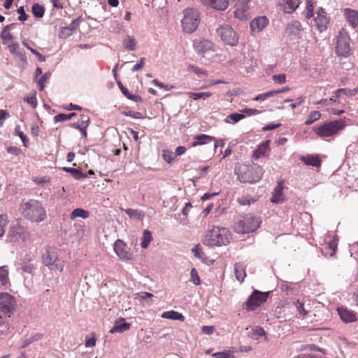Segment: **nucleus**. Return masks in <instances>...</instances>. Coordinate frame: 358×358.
I'll return each instance as SVG.
<instances>
[{
	"label": "nucleus",
	"instance_id": "nucleus-47",
	"mask_svg": "<svg viewBox=\"0 0 358 358\" xmlns=\"http://www.w3.org/2000/svg\"><path fill=\"white\" fill-rule=\"evenodd\" d=\"M8 224V217L6 215H0V237L5 233V227Z\"/></svg>",
	"mask_w": 358,
	"mask_h": 358
},
{
	"label": "nucleus",
	"instance_id": "nucleus-9",
	"mask_svg": "<svg viewBox=\"0 0 358 358\" xmlns=\"http://www.w3.org/2000/svg\"><path fill=\"white\" fill-rule=\"evenodd\" d=\"M217 33L227 45L235 46L238 44V37L230 25L224 24L217 29Z\"/></svg>",
	"mask_w": 358,
	"mask_h": 358
},
{
	"label": "nucleus",
	"instance_id": "nucleus-30",
	"mask_svg": "<svg viewBox=\"0 0 358 358\" xmlns=\"http://www.w3.org/2000/svg\"><path fill=\"white\" fill-rule=\"evenodd\" d=\"M162 317L179 321H184L185 320V317L181 313L174 310L164 312L162 315Z\"/></svg>",
	"mask_w": 358,
	"mask_h": 358
},
{
	"label": "nucleus",
	"instance_id": "nucleus-54",
	"mask_svg": "<svg viewBox=\"0 0 358 358\" xmlns=\"http://www.w3.org/2000/svg\"><path fill=\"white\" fill-rule=\"evenodd\" d=\"M122 114L125 116H129V117H131L134 119L143 118L142 114L139 112L128 110V111H123Z\"/></svg>",
	"mask_w": 358,
	"mask_h": 358
},
{
	"label": "nucleus",
	"instance_id": "nucleus-27",
	"mask_svg": "<svg viewBox=\"0 0 358 358\" xmlns=\"http://www.w3.org/2000/svg\"><path fill=\"white\" fill-rule=\"evenodd\" d=\"M300 160L306 165L320 167L321 166V160L317 156L308 155L301 156Z\"/></svg>",
	"mask_w": 358,
	"mask_h": 358
},
{
	"label": "nucleus",
	"instance_id": "nucleus-58",
	"mask_svg": "<svg viewBox=\"0 0 358 358\" xmlns=\"http://www.w3.org/2000/svg\"><path fill=\"white\" fill-rule=\"evenodd\" d=\"M239 203L242 206H250L252 203H254L255 202V199H254L252 197L245 196L241 199L238 200Z\"/></svg>",
	"mask_w": 358,
	"mask_h": 358
},
{
	"label": "nucleus",
	"instance_id": "nucleus-18",
	"mask_svg": "<svg viewBox=\"0 0 358 358\" xmlns=\"http://www.w3.org/2000/svg\"><path fill=\"white\" fill-rule=\"evenodd\" d=\"M300 0H278V5L287 13H293L299 6Z\"/></svg>",
	"mask_w": 358,
	"mask_h": 358
},
{
	"label": "nucleus",
	"instance_id": "nucleus-31",
	"mask_svg": "<svg viewBox=\"0 0 358 358\" xmlns=\"http://www.w3.org/2000/svg\"><path fill=\"white\" fill-rule=\"evenodd\" d=\"M358 93V88L354 89H348V88H341L337 90L335 92V97L338 99L341 97V94H343L347 96L352 97L355 96Z\"/></svg>",
	"mask_w": 358,
	"mask_h": 358
},
{
	"label": "nucleus",
	"instance_id": "nucleus-12",
	"mask_svg": "<svg viewBox=\"0 0 358 358\" xmlns=\"http://www.w3.org/2000/svg\"><path fill=\"white\" fill-rule=\"evenodd\" d=\"M8 236L13 241H24L30 236L27 229L18 223L10 226L8 231Z\"/></svg>",
	"mask_w": 358,
	"mask_h": 358
},
{
	"label": "nucleus",
	"instance_id": "nucleus-60",
	"mask_svg": "<svg viewBox=\"0 0 358 358\" xmlns=\"http://www.w3.org/2000/svg\"><path fill=\"white\" fill-rule=\"evenodd\" d=\"M17 13L20 15L18 17V20L20 21H25L27 19V15L25 13V10L23 6H20L17 10Z\"/></svg>",
	"mask_w": 358,
	"mask_h": 358
},
{
	"label": "nucleus",
	"instance_id": "nucleus-37",
	"mask_svg": "<svg viewBox=\"0 0 358 358\" xmlns=\"http://www.w3.org/2000/svg\"><path fill=\"white\" fill-rule=\"evenodd\" d=\"M152 241V236L151 232L148 229H145L143 231V240L141 243L142 248H147L150 243Z\"/></svg>",
	"mask_w": 358,
	"mask_h": 358
},
{
	"label": "nucleus",
	"instance_id": "nucleus-1",
	"mask_svg": "<svg viewBox=\"0 0 358 358\" xmlns=\"http://www.w3.org/2000/svg\"><path fill=\"white\" fill-rule=\"evenodd\" d=\"M21 215L32 222H41L46 218V210L42 203L35 199H23L20 204Z\"/></svg>",
	"mask_w": 358,
	"mask_h": 358
},
{
	"label": "nucleus",
	"instance_id": "nucleus-63",
	"mask_svg": "<svg viewBox=\"0 0 358 358\" xmlns=\"http://www.w3.org/2000/svg\"><path fill=\"white\" fill-rule=\"evenodd\" d=\"M10 116L7 110H0V127L3 126L4 121Z\"/></svg>",
	"mask_w": 358,
	"mask_h": 358
},
{
	"label": "nucleus",
	"instance_id": "nucleus-14",
	"mask_svg": "<svg viewBox=\"0 0 358 358\" xmlns=\"http://www.w3.org/2000/svg\"><path fill=\"white\" fill-rule=\"evenodd\" d=\"M316 14L317 16L314 18V26L320 32H322L327 29L329 23V17H327V13L322 8L318 9Z\"/></svg>",
	"mask_w": 358,
	"mask_h": 358
},
{
	"label": "nucleus",
	"instance_id": "nucleus-5",
	"mask_svg": "<svg viewBox=\"0 0 358 358\" xmlns=\"http://www.w3.org/2000/svg\"><path fill=\"white\" fill-rule=\"evenodd\" d=\"M346 127L345 120L326 122L313 128V131L320 138L331 137L339 134Z\"/></svg>",
	"mask_w": 358,
	"mask_h": 358
},
{
	"label": "nucleus",
	"instance_id": "nucleus-55",
	"mask_svg": "<svg viewBox=\"0 0 358 358\" xmlns=\"http://www.w3.org/2000/svg\"><path fill=\"white\" fill-rule=\"evenodd\" d=\"M20 126H16L15 127V134L20 138V139L22 140V143H23V145L27 147V143L28 142V139L27 138L26 136L24 135L23 132L20 131Z\"/></svg>",
	"mask_w": 358,
	"mask_h": 358
},
{
	"label": "nucleus",
	"instance_id": "nucleus-34",
	"mask_svg": "<svg viewBox=\"0 0 358 358\" xmlns=\"http://www.w3.org/2000/svg\"><path fill=\"white\" fill-rule=\"evenodd\" d=\"M63 170L66 173H71V176L76 180H80L87 177L86 174L83 173L80 169H78L64 167Z\"/></svg>",
	"mask_w": 358,
	"mask_h": 358
},
{
	"label": "nucleus",
	"instance_id": "nucleus-26",
	"mask_svg": "<svg viewBox=\"0 0 358 358\" xmlns=\"http://www.w3.org/2000/svg\"><path fill=\"white\" fill-rule=\"evenodd\" d=\"M282 189L283 186L280 182H278L272 193L271 198L272 203H279L283 201Z\"/></svg>",
	"mask_w": 358,
	"mask_h": 358
},
{
	"label": "nucleus",
	"instance_id": "nucleus-50",
	"mask_svg": "<svg viewBox=\"0 0 358 358\" xmlns=\"http://www.w3.org/2000/svg\"><path fill=\"white\" fill-rule=\"evenodd\" d=\"M188 69L194 72L195 74L198 75L199 77H202L203 76L206 75V71L205 70L200 69L194 65H189Z\"/></svg>",
	"mask_w": 358,
	"mask_h": 358
},
{
	"label": "nucleus",
	"instance_id": "nucleus-45",
	"mask_svg": "<svg viewBox=\"0 0 358 358\" xmlns=\"http://www.w3.org/2000/svg\"><path fill=\"white\" fill-rule=\"evenodd\" d=\"M175 157V153L173 154L171 151L168 150H163L162 157L164 160L168 164L171 163L173 161Z\"/></svg>",
	"mask_w": 358,
	"mask_h": 358
},
{
	"label": "nucleus",
	"instance_id": "nucleus-44",
	"mask_svg": "<svg viewBox=\"0 0 358 358\" xmlns=\"http://www.w3.org/2000/svg\"><path fill=\"white\" fill-rule=\"evenodd\" d=\"M22 44L24 47H26L28 50H29L34 55H35L37 58H38V60L39 62H45V56H43L39 52H38L36 50L31 48L29 44L23 41H22Z\"/></svg>",
	"mask_w": 358,
	"mask_h": 358
},
{
	"label": "nucleus",
	"instance_id": "nucleus-24",
	"mask_svg": "<svg viewBox=\"0 0 358 358\" xmlns=\"http://www.w3.org/2000/svg\"><path fill=\"white\" fill-rule=\"evenodd\" d=\"M340 318L346 323L354 322L356 320L355 315L343 307L337 308Z\"/></svg>",
	"mask_w": 358,
	"mask_h": 358
},
{
	"label": "nucleus",
	"instance_id": "nucleus-15",
	"mask_svg": "<svg viewBox=\"0 0 358 358\" xmlns=\"http://www.w3.org/2000/svg\"><path fill=\"white\" fill-rule=\"evenodd\" d=\"M193 47L198 54H203L213 49V43L205 39L194 40Z\"/></svg>",
	"mask_w": 358,
	"mask_h": 358
},
{
	"label": "nucleus",
	"instance_id": "nucleus-32",
	"mask_svg": "<svg viewBox=\"0 0 358 358\" xmlns=\"http://www.w3.org/2000/svg\"><path fill=\"white\" fill-rule=\"evenodd\" d=\"M117 85L121 90L122 93L129 99L135 102L141 101V97L139 95L131 94L128 90L122 85L121 82H117Z\"/></svg>",
	"mask_w": 358,
	"mask_h": 358
},
{
	"label": "nucleus",
	"instance_id": "nucleus-22",
	"mask_svg": "<svg viewBox=\"0 0 358 358\" xmlns=\"http://www.w3.org/2000/svg\"><path fill=\"white\" fill-rule=\"evenodd\" d=\"M302 30L301 24L298 20H292L287 25L286 27V32L289 35H293L295 36H299Z\"/></svg>",
	"mask_w": 358,
	"mask_h": 358
},
{
	"label": "nucleus",
	"instance_id": "nucleus-19",
	"mask_svg": "<svg viewBox=\"0 0 358 358\" xmlns=\"http://www.w3.org/2000/svg\"><path fill=\"white\" fill-rule=\"evenodd\" d=\"M268 20L265 16L255 18L250 23V29L252 32H259L268 24Z\"/></svg>",
	"mask_w": 358,
	"mask_h": 358
},
{
	"label": "nucleus",
	"instance_id": "nucleus-13",
	"mask_svg": "<svg viewBox=\"0 0 358 358\" xmlns=\"http://www.w3.org/2000/svg\"><path fill=\"white\" fill-rule=\"evenodd\" d=\"M113 249L116 255L122 260H131L132 259L130 249L123 241L117 239L114 243Z\"/></svg>",
	"mask_w": 358,
	"mask_h": 358
},
{
	"label": "nucleus",
	"instance_id": "nucleus-40",
	"mask_svg": "<svg viewBox=\"0 0 358 358\" xmlns=\"http://www.w3.org/2000/svg\"><path fill=\"white\" fill-rule=\"evenodd\" d=\"M188 97L193 99L194 100H197L199 99H206L210 96H211L212 93L209 92H188L187 93Z\"/></svg>",
	"mask_w": 358,
	"mask_h": 358
},
{
	"label": "nucleus",
	"instance_id": "nucleus-8",
	"mask_svg": "<svg viewBox=\"0 0 358 358\" xmlns=\"http://www.w3.org/2000/svg\"><path fill=\"white\" fill-rule=\"evenodd\" d=\"M43 264L51 270L62 271L64 265L58 260V255L55 249L48 248L42 257Z\"/></svg>",
	"mask_w": 358,
	"mask_h": 358
},
{
	"label": "nucleus",
	"instance_id": "nucleus-25",
	"mask_svg": "<svg viewBox=\"0 0 358 358\" xmlns=\"http://www.w3.org/2000/svg\"><path fill=\"white\" fill-rule=\"evenodd\" d=\"M270 141L267 140L260 144L257 148L254 151L252 157L255 159H258L262 156H264L269 149Z\"/></svg>",
	"mask_w": 358,
	"mask_h": 358
},
{
	"label": "nucleus",
	"instance_id": "nucleus-35",
	"mask_svg": "<svg viewBox=\"0 0 358 358\" xmlns=\"http://www.w3.org/2000/svg\"><path fill=\"white\" fill-rule=\"evenodd\" d=\"M234 273L236 279L239 282H243L244 278L246 275L243 266L240 263H236L234 265Z\"/></svg>",
	"mask_w": 358,
	"mask_h": 358
},
{
	"label": "nucleus",
	"instance_id": "nucleus-64",
	"mask_svg": "<svg viewBox=\"0 0 358 358\" xmlns=\"http://www.w3.org/2000/svg\"><path fill=\"white\" fill-rule=\"evenodd\" d=\"M7 152L15 156H18L22 153V150L20 148L12 146H10L7 148Z\"/></svg>",
	"mask_w": 358,
	"mask_h": 358
},
{
	"label": "nucleus",
	"instance_id": "nucleus-16",
	"mask_svg": "<svg viewBox=\"0 0 358 358\" xmlns=\"http://www.w3.org/2000/svg\"><path fill=\"white\" fill-rule=\"evenodd\" d=\"M236 7L234 11V15L237 18H242L244 17V13L248 9V3L250 0H231Z\"/></svg>",
	"mask_w": 358,
	"mask_h": 358
},
{
	"label": "nucleus",
	"instance_id": "nucleus-33",
	"mask_svg": "<svg viewBox=\"0 0 358 358\" xmlns=\"http://www.w3.org/2000/svg\"><path fill=\"white\" fill-rule=\"evenodd\" d=\"M89 216L90 213L87 210L83 208H76L71 212L70 215V219L72 220H75L76 217L87 219L89 217Z\"/></svg>",
	"mask_w": 358,
	"mask_h": 358
},
{
	"label": "nucleus",
	"instance_id": "nucleus-28",
	"mask_svg": "<svg viewBox=\"0 0 358 358\" xmlns=\"http://www.w3.org/2000/svg\"><path fill=\"white\" fill-rule=\"evenodd\" d=\"M194 139L196 141L192 143V147L206 144L208 143L212 142L213 141H215V138L213 136H208L206 134H200L195 136Z\"/></svg>",
	"mask_w": 358,
	"mask_h": 358
},
{
	"label": "nucleus",
	"instance_id": "nucleus-2",
	"mask_svg": "<svg viewBox=\"0 0 358 358\" xmlns=\"http://www.w3.org/2000/svg\"><path fill=\"white\" fill-rule=\"evenodd\" d=\"M235 173L241 182L255 183L263 176V169L258 164H240L235 168Z\"/></svg>",
	"mask_w": 358,
	"mask_h": 358
},
{
	"label": "nucleus",
	"instance_id": "nucleus-21",
	"mask_svg": "<svg viewBox=\"0 0 358 358\" xmlns=\"http://www.w3.org/2000/svg\"><path fill=\"white\" fill-rule=\"evenodd\" d=\"M344 15L347 19L349 24L353 28H356L358 25V12L350 8L344 10Z\"/></svg>",
	"mask_w": 358,
	"mask_h": 358
},
{
	"label": "nucleus",
	"instance_id": "nucleus-7",
	"mask_svg": "<svg viewBox=\"0 0 358 358\" xmlns=\"http://www.w3.org/2000/svg\"><path fill=\"white\" fill-rule=\"evenodd\" d=\"M261 222L259 217L248 215L236 224L235 231L239 234L253 232L259 227Z\"/></svg>",
	"mask_w": 358,
	"mask_h": 358
},
{
	"label": "nucleus",
	"instance_id": "nucleus-46",
	"mask_svg": "<svg viewBox=\"0 0 358 358\" xmlns=\"http://www.w3.org/2000/svg\"><path fill=\"white\" fill-rule=\"evenodd\" d=\"M51 76V73L50 72H46L43 75H42L41 76V78L38 79V80L37 81L38 85H39V90L40 91H43L44 87H45V85H44V83H45V81L50 78Z\"/></svg>",
	"mask_w": 358,
	"mask_h": 358
},
{
	"label": "nucleus",
	"instance_id": "nucleus-10",
	"mask_svg": "<svg viewBox=\"0 0 358 358\" xmlns=\"http://www.w3.org/2000/svg\"><path fill=\"white\" fill-rule=\"evenodd\" d=\"M16 306L14 296L6 292L0 293V311L10 317L15 312Z\"/></svg>",
	"mask_w": 358,
	"mask_h": 358
},
{
	"label": "nucleus",
	"instance_id": "nucleus-6",
	"mask_svg": "<svg viewBox=\"0 0 358 358\" xmlns=\"http://www.w3.org/2000/svg\"><path fill=\"white\" fill-rule=\"evenodd\" d=\"M183 13L184 16L181 21L182 29L186 33L191 34L196 29L199 24V13L193 8H187Z\"/></svg>",
	"mask_w": 358,
	"mask_h": 358
},
{
	"label": "nucleus",
	"instance_id": "nucleus-59",
	"mask_svg": "<svg viewBox=\"0 0 358 358\" xmlns=\"http://www.w3.org/2000/svg\"><path fill=\"white\" fill-rule=\"evenodd\" d=\"M24 101L30 104L34 108H35L37 106V99L35 95H33L31 96H27L25 97Z\"/></svg>",
	"mask_w": 358,
	"mask_h": 358
},
{
	"label": "nucleus",
	"instance_id": "nucleus-48",
	"mask_svg": "<svg viewBox=\"0 0 358 358\" xmlns=\"http://www.w3.org/2000/svg\"><path fill=\"white\" fill-rule=\"evenodd\" d=\"M213 357L215 358H235L233 352L230 351L217 352L213 354Z\"/></svg>",
	"mask_w": 358,
	"mask_h": 358
},
{
	"label": "nucleus",
	"instance_id": "nucleus-11",
	"mask_svg": "<svg viewBox=\"0 0 358 358\" xmlns=\"http://www.w3.org/2000/svg\"><path fill=\"white\" fill-rule=\"evenodd\" d=\"M269 293L270 292H262L254 290L245 303L247 308L250 310H255L258 306L266 301Z\"/></svg>",
	"mask_w": 358,
	"mask_h": 358
},
{
	"label": "nucleus",
	"instance_id": "nucleus-41",
	"mask_svg": "<svg viewBox=\"0 0 358 358\" xmlns=\"http://www.w3.org/2000/svg\"><path fill=\"white\" fill-rule=\"evenodd\" d=\"M321 117V113L318 110L312 111L308 115V119L305 122L306 125H310Z\"/></svg>",
	"mask_w": 358,
	"mask_h": 358
},
{
	"label": "nucleus",
	"instance_id": "nucleus-49",
	"mask_svg": "<svg viewBox=\"0 0 358 358\" xmlns=\"http://www.w3.org/2000/svg\"><path fill=\"white\" fill-rule=\"evenodd\" d=\"M301 350H310V351H318V352H321L322 353H323L324 355L327 353L325 350L320 348L315 344H308V345H303Z\"/></svg>",
	"mask_w": 358,
	"mask_h": 358
},
{
	"label": "nucleus",
	"instance_id": "nucleus-52",
	"mask_svg": "<svg viewBox=\"0 0 358 358\" xmlns=\"http://www.w3.org/2000/svg\"><path fill=\"white\" fill-rule=\"evenodd\" d=\"M190 275H191V281L195 285H200V283H201L200 278H199V276L198 275V273H197V271L196 270V268H193L191 270Z\"/></svg>",
	"mask_w": 358,
	"mask_h": 358
},
{
	"label": "nucleus",
	"instance_id": "nucleus-23",
	"mask_svg": "<svg viewBox=\"0 0 358 358\" xmlns=\"http://www.w3.org/2000/svg\"><path fill=\"white\" fill-rule=\"evenodd\" d=\"M131 324L125 322L124 318H120V320L115 321L113 328L109 331V333H122L129 330Z\"/></svg>",
	"mask_w": 358,
	"mask_h": 358
},
{
	"label": "nucleus",
	"instance_id": "nucleus-17",
	"mask_svg": "<svg viewBox=\"0 0 358 358\" xmlns=\"http://www.w3.org/2000/svg\"><path fill=\"white\" fill-rule=\"evenodd\" d=\"M32 257L26 254L21 259L20 268L24 273L32 274L36 270V265L31 262Z\"/></svg>",
	"mask_w": 358,
	"mask_h": 358
},
{
	"label": "nucleus",
	"instance_id": "nucleus-20",
	"mask_svg": "<svg viewBox=\"0 0 358 358\" xmlns=\"http://www.w3.org/2000/svg\"><path fill=\"white\" fill-rule=\"evenodd\" d=\"M205 5L209 6L211 8L218 10H224L229 6L228 0H201Z\"/></svg>",
	"mask_w": 358,
	"mask_h": 358
},
{
	"label": "nucleus",
	"instance_id": "nucleus-57",
	"mask_svg": "<svg viewBox=\"0 0 358 358\" xmlns=\"http://www.w3.org/2000/svg\"><path fill=\"white\" fill-rule=\"evenodd\" d=\"M192 252L194 254V255L197 258H201L202 256L204 255L203 252L201 250V248L200 245L198 244L195 245L192 249Z\"/></svg>",
	"mask_w": 358,
	"mask_h": 358
},
{
	"label": "nucleus",
	"instance_id": "nucleus-51",
	"mask_svg": "<svg viewBox=\"0 0 358 358\" xmlns=\"http://www.w3.org/2000/svg\"><path fill=\"white\" fill-rule=\"evenodd\" d=\"M72 31L68 27H62L59 31V36L61 38H66L72 35Z\"/></svg>",
	"mask_w": 358,
	"mask_h": 358
},
{
	"label": "nucleus",
	"instance_id": "nucleus-62",
	"mask_svg": "<svg viewBox=\"0 0 358 358\" xmlns=\"http://www.w3.org/2000/svg\"><path fill=\"white\" fill-rule=\"evenodd\" d=\"M81 17H78L76 20H73L69 26H68L69 29H71V31L73 32L74 30H76L80 22Z\"/></svg>",
	"mask_w": 358,
	"mask_h": 358
},
{
	"label": "nucleus",
	"instance_id": "nucleus-39",
	"mask_svg": "<svg viewBox=\"0 0 358 358\" xmlns=\"http://www.w3.org/2000/svg\"><path fill=\"white\" fill-rule=\"evenodd\" d=\"M123 45L125 48L129 50H134L136 45V39L132 36H127V37L123 41Z\"/></svg>",
	"mask_w": 358,
	"mask_h": 358
},
{
	"label": "nucleus",
	"instance_id": "nucleus-38",
	"mask_svg": "<svg viewBox=\"0 0 358 358\" xmlns=\"http://www.w3.org/2000/svg\"><path fill=\"white\" fill-rule=\"evenodd\" d=\"M31 10L35 17L41 18L44 15L45 8L43 6L38 3H34Z\"/></svg>",
	"mask_w": 358,
	"mask_h": 358
},
{
	"label": "nucleus",
	"instance_id": "nucleus-3",
	"mask_svg": "<svg viewBox=\"0 0 358 358\" xmlns=\"http://www.w3.org/2000/svg\"><path fill=\"white\" fill-rule=\"evenodd\" d=\"M231 234L224 227H213L206 235L203 244L210 247L226 245L229 243Z\"/></svg>",
	"mask_w": 358,
	"mask_h": 358
},
{
	"label": "nucleus",
	"instance_id": "nucleus-36",
	"mask_svg": "<svg viewBox=\"0 0 358 358\" xmlns=\"http://www.w3.org/2000/svg\"><path fill=\"white\" fill-rule=\"evenodd\" d=\"M0 282L3 286L9 282L8 268L7 266H0Z\"/></svg>",
	"mask_w": 358,
	"mask_h": 358
},
{
	"label": "nucleus",
	"instance_id": "nucleus-61",
	"mask_svg": "<svg viewBox=\"0 0 358 358\" xmlns=\"http://www.w3.org/2000/svg\"><path fill=\"white\" fill-rule=\"evenodd\" d=\"M8 49H9L10 53L13 55H15V56L17 55V51L22 50V49L20 48V45L17 43L9 45Z\"/></svg>",
	"mask_w": 358,
	"mask_h": 358
},
{
	"label": "nucleus",
	"instance_id": "nucleus-56",
	"mask_svg": "<svg viewBox=\"0 0 358 358\" xmlns=\"http://www.w3.org/2000/svg\"><path fill=\"white\" fill-rule=\"evenodd\" d=\"M296 308L299 313L303 316H305L307 315L308 312L304 308V305L303 303L297 301L295 304Z\"/></svg>",
	"mask_w": 358,
	"mask_h": 358
},
{
	"label": "nucleus",
	"instance_id": "nucleus-4",
	"mask_svg": "<svg viewBox=\"0 0 358 358\" xmlns=\"http://www.w3.org/2000/svg\"><path fill=\"white\" fill-rule=\"evenodd\" d=\"M353 44L349 33L342 28L336 38L335 52L338 57H348L353 53Z\"/></svg>",
	"mask_w": 358,
	"mask_h": 358
},
{
	"label": "nucleus",
	"instance_id": "nucleus-29",
	"mask_svg": "<svg viewBox=\"0 0 358 358\" xmlns=\"http://www.w3.org/2000/svg\"><path fill=\"white\" fill-rule=\"evenodd\" d=\"M121 210L124 211L125 213L130 218H136L139 220H143L144 218V216H145L144 213L140 210L132 209V208H127V209L121 208Z\"/></svg>",
	"mask_w": 358,
	"mask_h": 358
},
{
	"label": "nucleus",
	"instance_id": "nucleus-53",
	"mask_svg": "<svg viewBox=\"0 0 358 358\" xmlns=\"http://www.w3.org/2000/svg\"><path fill=\"white\" fill-rule=\"evenodd\" d=\"M273 80L278 84H284L286 82V76L285 74H278V75H273L272 76Z\"/></svg>",
	"mask_w": 358,
	"mask_h": 358
},
{
	"label": "nucleus",
	"instance_id": "nucleus-42",
	"mask_svg": "<svg viewBox=\"0 0 358 358\" xmlns=\"http://www.w3.org/2000/svg\"><path fill=\"white\" fill-rule=\"evenodd\" d=\"M16 57H17L20 59L18 66L22 69H24L27 65V60L24 51L23 50L21 51H17Z\"/></svg>",
	"mask_w": 358,
	"mask_h": 358
},
{
	"label": "nucleus",
	"instance_id": "nucleus-43",
	"mask_svg": "<svg viewBox=\"0 0 358 358\" xmlns=\"http://www.w3.org/2000/svg\"><path fill=\"white\" fill-rule=\"evenodd\" d=\"M245 117V115L241 113H231L229 115H228L225 119L224 122L227 123H230L232 120L234 122H238L241 120L243 119Z\"/></svg>",
	"mask_w": 358,
	"mask_h": 358
}]
</instances>
